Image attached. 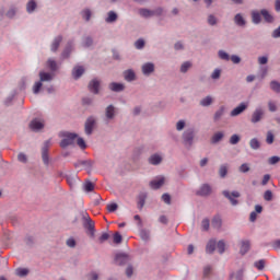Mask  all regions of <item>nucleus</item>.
<instances>
[{
	"mask_svg": "<svg viewBox=\"0 0 280 280\" xmlns=\"http://www.w3.org/2000/svg\"><path fill=\"white\" fill-rule=\"evenodd\" d=\"M224 139V132L218 131L211 138V143H220Z\"/></svg>",
	"mask_w": 280,
	"mask_h": 280,
	"instance_id": "aec40b11",
	"label": "nucleus"
},
{
	"mask_svg": "<svg viewBox=\"0 0 280 280\" xmlns=\"http://www.w3.org/2000/svg\"><path fill=\"white\" fill-rule=\"evenodd\" d=\"M30 128L31 130H34V132H38V130H43L45 128V122L38 118H35L31 121Z\"/></svg>",
	"mask_w": 280,
	"mask_h": 280,
	"instance_id": "0eeeda50",
	"label": "nucleus"
},
{
	"mask_svg": "<svg viewBox=\"0 0 280 280\" xmlns=\"http://www.w3.org/2000/svg\"><path fill=\"white\" fill-rule=\"evenodd\" d=\"M223 196L225 198H228V200H230L231 205H233V207H235L237 205V199L235 198H240V191H232L229 192V190H224L223 191Z\"/></svg>",
	"mask_w": 280,
	"mask_h": 280,
	"instance_id": "423d86ee",
	"label": "nucleus"
},
{
	"mask_svg": "<svg viewBox=\"0 0 280 280\" xmlns=\"http://www.w3.org/2000/svg\"><path fill=\"white\" fill-rule=\"evenodd\" d=\"M66 244L67 246H69V248H75V238L73 237L68 238Z\"/></svg>",
	"mask_w": 280,
	"mask_h": 280,
	"instance_id": "13d9d810",
	"label": "nucleus"
},
{
	"mask_svg": "<svg viewBox=\"0 0 280 280\" xmlns=\"http://www.w3.org/2000/svg\"><path fill=\"white\" fill-rule=\"evenodd\" d=\"M232 279L242 280L244 278V271L240 270L231 276Z\"/></svg>",
	"mask_w": 280,
	"mask_h": 280,
	"instance_id": "de8ad7c7",
	"label": "nucleus"
},
{
	"mask_svg": "<svg viewBox=\"0 0 280 280\" xmlns=\"http://www.w3.org/2000/svg\"><path fill=\"white\" fill-rule=\"evenodd\" d=\"M62 43V36H57L51 46H50V50L51 51H58V47H60V44Z\"/></svg>",
	"mask_w": 280,
	"mask_h": 280,
	"instance_id": "f3484780",
	"label": "nucleus"
},
{
	"mask_svg": "<svg viewBox=\"0 0 280 280\" xmlns=\"http://www.w3.org/2000/svg\"><path fill=\"white\" fill-rule=\"evenodd\" d=\"M140 237L143 242H148L150 240V231L148 230H141L140 231Z\"/></svg>",
	"mask_w": 280,
	"mask_h": 280,
	"instance_id": "7c9ffc66",
	"label": "nucleus"
},
{
	"mask_svg": "<svg viewBox=\"0 0 280 280\" xmlns=\"http://www.w3.org/2000/svg\"><path fill=\"white\" fill-rule=\"evenodd\" d=\"M208 23H209V25H215V23H218V20L215 19V16L209 15Z\"/></svg>",
	"mask_w": 280,
	"mask_h": 280,
	"instance_id": "338daca9",
	"label": "nucleus"
},
{
	"mask_svg": "<svg viewBox=\"0 0 280 280\" xmlns=\"http://www.w3.org/2000/svg\"><path fill=\"white\" fill-rule=\"evenodd\" d=\"M18 161H20V163H27V155H25V153H20L18 155Z\"/></svg>",
	"mask_w": 280,
	"mask_h": 280,
	"instance_id": "bf43d9fd",
	"label": "nucleus"
},
{
	"mask_svg": "<svg viewBox=\"0 0 280 280\" xmlns=\"http://www.w3.org/2000/svg\"><path fill=\"white\" fill-rule=\"evenodd\" d=\"M94 127H95V118L91 116L85 121V135H92Z\"/></svg>",
	"mask_w": 280,
	"mask_h": 280,
	"instance_id": "6e6552de",
	"label": "nucleus"
},
{
	"mask_svg": "<svg viewBox=\"0 0 280 280\" xmlns=\"http://www.w3.org/2000/svg\"><path fill=\"white\" fill-rule=\"evenodd\" d=\"M89 91L91 93H94V95H97V93H100V81L93 79L89 84Z\"/></svg>",
	"mask_w": 280,
	"mask_h": 280,
	"instance_id": "9d476101",
	"label": "nucleus"
},
{
	"mask_svg": "<svg viewBox=\"0 0 280 280\" xmlns=\"http://www.w3.org/2000/svg\"><path fill=\"white\" fill-rule=\"evenodd\" d=\"M122 237L121 234H119L118 232H116L114 234V244H121Z\"/></svg>",
	"mask_w": 280,
	"mask_h": 280,
	"instance_id": "4d7b16f0",
	"label": "nucleus"
},
{
	"mask_svg": "<svg viewBox=\"0 0 280 280\" xmlns=\"http://www.w3.org/2000/svg\"><path fill=\"white\" fill-rule=\"evenodd\" d=\"M201 106H211L213 104V98L211 96H206L200 101Z\"/></svg>",
	"mask_w": 280,
	"mask_h": 280,
	"instance_id": "c756f323",
	"label": "nucleus"
},
{
	"mask_svg": "<svg viewBox=\"0 0 280 280\" xmlns=\"http://www.w3.org/2000/svg\"><path fill=\"white\" fill-rule=\"evenodd\" d=\"M110 91H114L115 93H119L124 91L125 86L121 83H110L109 84Z\"/></svg>",
	"mask_w": 280,
	"mask_h": 280,
	"instance_id": "412c9836",
	"label": "nucleus"
},
{
	"mask_svg": "<svg viewBox=\"0 0 280 280\" xmlns=\"http://www.w3.org/2000/svg\"><path fill=\"white\" fill-rule=\"evenodd\" d=\"M85 226H86V229H89V231H95V222H93V220H91V218H88Z\"/></svg>",
	"mask_w": 280,
	"mask_h": 280,
	"instance_id": "79ce46f5",
	"label": "nucleus"
},
{
	"mask_svg": "<svg viewBox=\"0 0 280 280\" xmlns=\"http://www.w3.org/2000/svg\"><path fill=\"white\" fill-rule=\"evenodd\" d=\"M115 264H117V266H125V264H128V255L126 254L116 255Z\"/></svg>",
	"mask_w": 280,
	"mask_h": 280,
	"instance_id": "f8f14e48",
	"label": "nucleus"
},
{
	"mask_svg": "<svg viewBox=\"0 0 280 280\" xmlns=\"http://www.w3.org/2000/svg\"><path fill=\"white\" fill-rule=\"evenodd\" d=\"M234 23L238 25V27H244V25H246V20L244 19V16H242V14L237 13L234 16Z\"/></svg>",
	"mask_w": 280,
	"mask_h": 280,
	"instance_id": "6ab92c4d",
	"label": "nucleus"
},
{
	"mask_svg": "<svg viewBox=\"0 0 280 280\" xmlns=\"http://www.w3.org/2000/svg\"><path fill=\"white\" fill-rule=\"evenodd\" d=\"M30 270L25 269V268H19L15 270V273L18 277H27Z\"/></svg>",
	"mask_w": 280,
	"mask_h": 280,
	"instance_id": "473e14b6",
	"label": "nucleus"
},
{
	"mask_svg": "<svg viewBox=\"0 0 280 280\" xmlns=\"http://www.w3.org/2000/svg\"><path fill=\"white\" fill-rule=\"evenodd\" d=\"M266 143H268V145H272V143H275V135L272 131L267 132Z\"/></svg>",
	"mask_w": 280,
	"mask_h": 280,
	"instance_id": "72a5a7b5",
	"label": "nucleus"
},
{
	"mask_svg": "<svg viewBox=\"0 0 280 280\" xmlns=\"http://www.w3.org/2000/svg\"><path fill=\"white\" fill-rule=\"evenodd\" d=\"M105 21L106 23H115V21H117V13H115V11H109Z\"/></svg>",
	"mask_w": 280,
	"mask_h": 280,
	"instance_id": "c85d7f7f",
	"label": "nucleus"
},
{
	"mask_svg": "<svg viewBox=\"0 0 280 280\" xmlns=\"http://www.w3.org/2000/svg\"><path fill=\"white\" fill-rule=\"evenodd\" d=\"M268 108H269L270 113H276V110H277V103H275L272 101H269L268 102Z\"/></svg>",
	"mask_w": 280,
	"mask_h": 280,
	"instance_id": "6e6d98bb",
	"label": "nucleus"
},
{
	"mask_svg": "<svg viewBox=\"0 0 280 280\" xmlns=\"http://www.w3.org/2000/svg\"><path fill=\"white\" fill-rule=\"evenodd\" d=\"M215 245H217L215 240H210L206 246V253H209V254L213 253L215 250Z\"/></svg>",
	"mask_w": 280,
	"mask_h": 280,
	"instance_id": "b1692460",
	"label": "nucleus"
},
{
	"mask_svg": "<svg viewBox=\"0 0 280 280\" xmlns=\"http://www.w3.org/2000/svg\"><path fill=\"white\" fill-rule=\"evenodd\" d=\"M77 145H79L81 150H86V142L82 138H77Z\"/></svg>",
	"mask_w": 280,
	"mask_h": 280,
	"instance_id": "a19ab883",
	"label": "nucleus"
},
{
	"mask_svg": "<svg viewBox=\"0 0 280 280\" xmlns=\"http://www.w3.org/2000/svg\"><path fill=\"white\" fill-rule=\"evenodd\" d=\"M124 75H125V80L127 82H132V80H135L136 75H135V71L132 70H127L124 72Z\"/></svg>",
	"mask_w": 280,
	"mask_h": 280,
	"instance_id": "bb28decb",
	"label": "nucleus"
},
{
	"mask_svg": "<svg viewBox=\"0 0 280 280\" xmlns=\"http://www.w3.org/2000/svg\"><path fill=\"white\" fill-rule=\"evenodd\" d=\"M117 110L115 109V106L113 105H108L105 109V117L107 119H115V115H116Z\"/></svg>",
	"mask_w": 280,
	"mask_h": 280,
	"instance_id": "4468645a",
	"label": "nucleus"
},
{
	"mask_svg": "<svg viewBox=\"0 0 280 280\" xmlns=\"http://www.w3.org/2000/svg\"><path fill=\"white\" fill-rule=\"evenodd\" d=\"M219 58H221V60H231V57L224 50L219 51Z\"/></svg>",
	"mask_w": 280,
	"mask_h": 280,
	"instance_id": "603ef678",
	"label": "nucleus"
},
{
	"mask_svg": "<svg viewBox=\"0 0 280 280\" xmlns=\"http://www.w3.org/2000/svg\"><path fill=\"white\" fill-rule=\"evenodd\" d=\"M265 115H266V112L264 110V108L261 107L256 108L252 114V118H250L252 124H259V121L264 119Z\"/></svg>",
	"mask_w": 280,
	"mask_h": 280,
	"instance_id": "20e7f679",
	"label": "nucleus"
},
{
	"mask_svg": "<svg viewBox=\"0 0 280 280\" xmlns=\"http://www.w3.org/2000/svg\"><path fill=\"white\" fill-rule=\"evenodd\" d=\"M135 47H136V49H143V47H145V42L143 39H138L135 43Z\"/></svg>",
	"mask_w": 280,
	"mask_h": 280,
	"instance_id": "3c124183",
	"label": "nucleus"
},
{
	"mask_svg": "<svg viewBox=\"0 0 280 280\" xmlns=\"http://www.w3.org/2000/svg\"><path fill=\"white\" fill-rule=\"evenodd\" d=\"M40 82H51L52 75L49 72H39Z\"/></svg>",
	"mask_w": 280,
	"mask_h": 280,
	"instance_id": "4be33fe9",
	"label": "nucleus"
},
{
	"mask_svg": "<svg viewBox=\"0 0 280 280\" xmlns=\"http://www.w3.org/2000/svg\"><path fill=\"white\" fill-rule=\"evenodd\" d=\"M51 142L47 140L42 149V159L45 165H49V147Z\"/></svg>",
	"mask_w": 280,
	"mask_h": 280,
	"instance_id": "39448f33",
	"label": "nucleus"
},
{
	"mask_svg": "<svg viewBox=\"0 0 280 280\" xmlns=\"http://www.w3.org/2000/svg\"><path fill=\"white\" fill-rule=\"evenodd\" d=\"M40 89H43V81H38L33 86V93L38 94L40 92Z\"/></svg>",
	"mask_w": 280,
	"mask_h": 280,
	"instance_id": "4c0bfd02",
	"label": "nucleus"
},
{
	"mask_svg": "<svg viewBox=\"0 0 280 280\" xmlns=\"http://www.w3.org/2000/svg\"><path fill=\"white\" fill-rule=\"evenodd\" d=\"M211 194V186L208 184H205L200 187V189L197 191V196H209Z\"/></svg>",
	"mask_w": 280,
	"mask_h": 280,
	"instance_id": "2eb2a0df",
	"label": "nucleus"
},
{
	"mask_svg": "<svg viewBox=\"0 0 280 280\" xmlns=\"http://www.w3.org/2000/svg\"><path fill=\"white\" fill-rule=\"evenodd\" d=\"M82 18L85 20V21H90L91 20V10L89 9H85L82 11Z\"/></svg>",
	"mask_w": 280,
	"mask_h": 280,
	"instance_id": "8fccbe9b",
	"label": "nucleus"
},
{
	"mask_svg": "<svg viewBox=\"0 0 280 280\" xmlns=\"http://www.w3.org/2000/svg\"><path fill=\"white\" fill-rule=\"evenodd\" d=\"M47 65L51 71H56L58 69V63H56V60L48 59Z\"/></svg>",
	"mask_w": 280,
	"mask_h": 280,
	"instance_id": "e433bc0d",
	"label": "nucleus"
},
{
	"mask_svg": "<svg viewBox=\"0 0 280 280\" xmlns=\"http://www.w3.org/2000/svg\"><path fill=\"white\" fill-rule=\"evenodd\" d=\"M264 199L267 202H270V200H272V190H266L265 194H264Z\"/></svg>",
	"mask_w": 280,
	"mask_h": 280,
	"instance_id": "864d4df0",
	"label": "nucleus"
},
{
	"mask_svg": "<svg viewBox=\"0 0 280 280\" xmlns=\"http://www.w3.org/2000/svg\"><path fill=\"white\" fill-rule=\"evenodd\" d=\"M61 137L60 148H69V145H73L75 143V139H78V133H72L69 131H61L59 133Z\"/></svg>",
	"mask_w": 280,
	"mask_h": 280,
	"instance_id": "f03ea898",
	"label": "nucleus"
},
{
	"mask_svg": "<svg viewBox=\"0 0 280 280\" xmlns=\"http://www.w3.org/2000/svg\"><path fill=\"white\" fill-rule=\"evenodd\" d=\"M212 226L213 229H222V218L220 215H215L212 219Z\"/></svg>",
	"mask_w": 280,
	"mask_h": 280,
	"instance_id": "393cba45",
	"label": "nucleus"
},
{
	"mask_svg": "<svg viewBox=\"0 0 280 280\" xmlns=\"http://www.w3.org/2000/svg\"><path fill=\"white\" fill-rule=\"evenodd\" d=\"M220 74H221L220 69H215V70L212 72V74H211L212 80H219Z\"/></svg>",
	"mask_w": 280,
	"mask_h": 280,
	"instance_id": "0e129e2a",
	"label": "nucleus"
},
{
	"mask_svg": "<svg viewBox=\"0 0 280 280\" xmlns=\"http://www.w3.org/2000/svg\"><path fill=\"white\" fill-rule=\"evenodd\" d=\"M225 246H226V244H224V241H219V243L217 244L218 252L221 255H222V253H224Z\"/></svg>",
	"mask_w": 280,
	"mask_h": 280,
	"instance_id": "49530a36",
	"label": "nucleus"
},
{
	"mask_svg": "<svg viewBox=\"0 0 280 280\" xmlns=\"http://www.w3.org/2000/svg\"><path fill=\"white\" fill-rule=\"evenodd\" d=\"M71 54V44L68 45V47L62 51L61 58H68Z\"/></svg>",
	"mask_w": 280,
	"mask_h": 280,
	"instance_id": "a18cd8bd",
	"label": "nucleus"
},
{
	"mask_svg": "<svg viewBox=\"0 0 280 280\" xmlns=\"http://www.w3.org/2000/svg\"><path fill=\"white\" fill-rule=\"evenodd\" d=\"M230 143H231V145H237V143H240V136L233 135V136L230 138Z\"/></svg>",
	"mask_w": 280,
	"mask_h": 280,
	"instance_id": "09e8293b",
	"label": "nucleus"
},
{
	"mask_svg": "<svg viewBox=\"0 0 280 280\" xmlns=\"http://www.w3.org/2000/svg\"><path fill=\"white\" fill-rule=\"evenodd\" d=\"M189 69H191V62H189V61L184 62L180 67L182 73H187V71H189Z\"/></svg>",
	"mask_w": 280,
	"mask_h": 280,
	"instance_id": "c9c22d12",
	"label": "nucleus"
},
{
	"mask_svg": "<svg viewBox=\"0 0 280 280\" xmlns=\"http://www.w3.org/2000/svg\"><path fill=\"white\" fill-rule=\"evenodd\" d=\"M250 250V242L248 241H243L241 245V254L246 255Z\"/></svg>",
	"mask_w": 280,
	"mask_h": 280,
	"instance_id": "5701e85b",
	"label": "nucleus"
},
{
	"mask_svg": "<svg viewBox=\"0 0 280 280\" xmlns=\"http://www.w3.org/2000/svg\"><path fill=\"white\" fill-rule=\"evenodd\" d=\"M261 16L266 23H275V16L270 14V11L266 9L252 11V21L255 25H259V23H261Z\"/></svg>",
	"mask_w": 280,
	"mask_h": 280,
	"instance_id": "f257e3e1",
	"label": "nucleus"
},
{
	"mask_svg": "<svg viewBox=\"0 0 280 280\" xmlns=\"http://www.w3.org/2000/svg\"><path fill=\"white\" fill-rule=\"evenodd\" d=\"M249 147L252 148V150H259V148H261V143L257 138H254L249 141Z\"/></svg>",
	"mask_w": 280,
	"mask_h": 280,
	"instance_id": "cd10ccee",
	"label": "nucleus"
},
{
	"mask_svg": "<svg viewBox=\"0 0 280 280\" xmlns=\"http://www.w3.org/2000/svg\"><path fill=\"white\" fill-rule=\"evenodd\" d=\"M184 141L188 145H191V142L194 141V130L189 129L184 132Z\"/></svg>",
	"mask_w": 280,
	"mask_h": 280,
	"instance_id": "dca6fc26",
	"label": "nucleus"
},
{
	"mask_svg": "<svg viewBox=\"0 0 280 280\" xmlns=\"http://www.w3.org/2000/svg\"><path fill=\"white\" fill-rule=\"evenodd\" d=\"M165 185V177H159L150 183L151 189H161Z\"/></svg>",
	"mask_w": 280,
	"mask_h": 280,
	"instance_id": "9b49d317",
	"label": "nucleus"
},
{
	"mask_svg": "<svg viewBox=\"0 0 280 280\" xmlns=\"http://www.w3.org/2000/svg\"><path fill=\"white\" fill-rule=\"evenodd\" d=\"M272 248L275 250H279L280 249V240H277V241L272 242Z\"/></svg>",
	"mask_w": 280,
	"mask_h": 280,
	"instance_id": "774afa93",
	"label": "nucleus"
},
{
	"mask_svg": "<svg viewBox=\"0 0 280 280\" xmlns=\"http://www.w3.org/2000/svg\"><path fill=\"white\" fill-rule=\"evenodd\" d=\"M270 89L275 91V93H280V83L278 81H271Z\"/></svg>",
	"mask_w": 280,
	"mask_h": 280,
	"instance_id": "2f4dec72",
	"label": "nucleus"
},
{
	"mask_svg": "<svg viewBox=\"0 0 280 280\" xmlns=\"http://www.w3.org/2000/svg\"><path fill=\"white\" fill-rule=\"evenodd\" d=\"M162 200L166 203L170 205V202L172 201V197L168 194H164L162 195Z\"/></svg>",
	"mask_w": 280,
	"mask_h": 280,
	"instance_id": "69168bd1",
	"label": "nucleus"
},
{
	"mask_svg": "<svg viewBox=\"0 0 280 280\" xmlns=\"http://www.w3.org/2000/svg\"><path fill=\"white\" fill-rule=\"evenodd\" d=\"M280 158L279 156H271L269 158V165H277L279 163Z\"/></svg>",
	"mask_w": 280,
	"mask_h": 280,
	"instance_id": "e2e57ef3",
	"label": "nucleus"
},
{
	"mask_svg": "<svg viewBox=\"0 0 280 280\" xmlns=\"http://www.w3.org/2000/svg\"><path fill=\"white\" fill-rule=\"evenodd\" d=\"M163 161V159L161 158V155L159 154H154L149 159V163L151 165H159V163H161Z\"/></svg>",
	"mask_w": 280,
	"mask_h": 280,
	"instance_id": "a878e982",
	"label": "nucleus"
},
{
	"mask_svg": "<svg viewBox=\"0 0 280 280\" xmlns=\"http://www.w3.org/2000/svg\"><path fill=\"white\" fill-rule=\"evenodd\" d=\"M219 174H220L221 178H224V176H226V174H229V170L226 168V165H221V167L219 170Z\"/></svg>",
	"mask_w": 280,
	"mask_h": 280,
	"instance_id": "c03bdc74",
	"label": "nucleus"
},
{
	"mask_svg": "<svg viewBox=\"0 0 280 280\" xmlns=\"http://www.w3.org/2000/svg\"><path fill=\"white\" fill-rule=\"evenodd\" d=\"M255 268H257V270H264V268H266V260L260 259L258 261H256L254 264Z\"/></svg>",
	"mask_w": 280,
	"mask_h": 280,
	"instance_id": "f704fd0d",
	"label": "nucleus"
},
{
	"mask_svg": "<svg viewBox=\"0 0 280 280\" xmlns=\"http://www.w3.org/2000/svg\"><path fill=\"white\" fill-rule=\"evenodd\" d=\"M116 209H118L117 203H109V205H107V211H109V213L115 212Z\"/></svg>",
	"mask_w": 280,
	"mask_h": 280,
	"instance_id": "680f3d73",
	"label": "nucleus"
},
{
	"mask_svg": "<svg viewBox=\"0 0 280 280\" xmlns=\"http://www.w3.org/2000/svg\"><path fill=\"white\" fill-rule=\"evenodd\" d=\"M222 115H224V107H220L214 114V121H218L221 119Z\"/></svg>",
	"mask_w": 280,
	"mask_h": 280,
	"instance_id": "58836bf2",
	"label": "nucleus"
},
{
	"mask_svg": "<svg viewBox=\"0 0 280 280\" xmlns=\"http://www.w3.org/2000/svg\"><path fill=\"white\" fill-rule=\"evenodd\" d=\"M139 14L144 19H150V16H161V14H163V9H156L153 11L148 9H140Z\"/></svg>",
	"mask_w": 280,
	"mask_h": 280,
	"instance_id": "7ed1b4c3",
	"label": "nucleus"
},
{
	"mask_svg": "<svg viewBox=\"0 0 280 280\" xmlns=\"http://www.w3.org/2000/svg\"><path fill=\"white\" fill-rule=\"evenodd\" d=\"M240 172H242V174H246V172H250V166L244 163L240 166Z\"/></svg>",
	"mask_w": 280,
	"mask_h": 280,
	"instance_id": "5fc2aeb1",
	"label": "nucleus"
},
{
	"mask_svg": "<svg viewBox=\"0 0 280 280\" xmlns=\"http://www.w3.org/2000/svg\"><path fill=\"white\" fill-rule=\"evenodd\" d=\"M27 12L31 14V12H34L36 10V2L30 1L26 5Z\"/></svg>",
	"mask_w": 280,
	"mask_h": 280,
	"instance_id": "ea45409f",
	"label": "nucleus"
},
{
	"mask_svg": "<svg viewBox=\"0 0 280 280\" xmlns=\"http://www.w3.org/2000/svg\"><path fill=\"white\" fill-rule=\"evenodd\" d=\"M142 73L144 75H150V73H154V63L147 62L142 66Z\"/></svg>",
	"mask_w": 280,
	"mask_h": 280,
	"instance_id": "ddd939ff",
	"label": "nucleus"
},
{
	"mask_svg": "<svg viewBox=\"0 0 280 280\" xmlns=\"http://www.w3.org/2000/svg\"><path fill=\"white\" fill-rule=\"evenodd\" d=\"M209 226H210L209 219H203L201 222V228L203 229V231H207Z\"/></svg>",
	"mask_w": 280,
	"mask_h": 280,
	"instance_id": "052dcab7",
	"label": "nucleus"
},
{
	"mask_svg": "<svg viewBox=\"0 0 280 280\" xmlns=\"http://www.w3.org/2000/svg\"><path fill=\"white\" fill-rule=\"evenodd\" d=\"M84 73V68L82 66L75 67L72 70V75L74 80H78V78H82V74Z\"/></svg>",
	"mask_w": 280,
	"mask_h": 280,
	"instance_id": "a211bd4d",
	"label": "nucleus"
},
{
	"mask_svg": "<svg viewBox=\"0 0 280 280\" xmlns=\"http://www.w3.org/2000/svg\"><path fill=\"white\" fill-rule=\"evenodd\" d=\"M84 189L86 191H93V189H95V185L92 182L88 180L84 184Z\"/></svg>",
	"mask_w": 280,
	"mask_h": 280,
	"instance_id": "37998d69",
	"label": "nucleus"
},
{
	"mask_svg": "<svg viewBox=\"0 0 280 280\" xmlns=\"http://www.w3.org/2000/svg\"><path fill=\"white\" fill-rule=\"evenodd\" d=\"M246 108H248V104L247 103H241L237 107H235L231 112V117H237V115H242V113H244V110H246Z\"/></svg>",
	"mask_w": 280,
	"mask_h": 280,
	"instance_id": "1a4fd4ad",
	"label": "nucleus"
}]
</instances>
